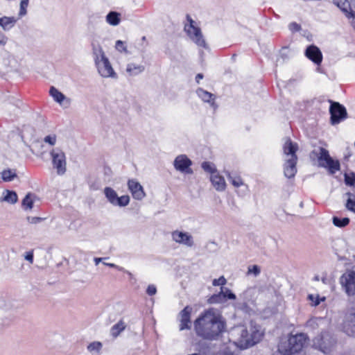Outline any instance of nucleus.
<instances>
[{"label":"nucleus","instance_id":"obj_34","mask_svg":"<svg viewBox=\"0 0 355 355\" xmlns=\"http://www.w3.org/2000/svg\"><path fill=\"white\" fill-rule=\"evenodd\" d=\"M228 180L235 187H239L243 184V180L240 176H233L230 172H226Z\"/></svg>","mask_w":355,"mask_h":355},{"label":"nucleus","instance_id":"obj_59","mask_svg":"<svg viewBox=\"0 0 355 355\" xmlns=\"http://www.w3.org/2000/svg\"><path fill=\"white\" fill-rule=\"evenodd\" d=\"M314 280H315V281H318V280H319V277H318V276H315V277H314Z\"/></svg>","mask_w":355,"mask_h":355},{"label":"nucleus","instance_id":"obj_49","mask_svg":"<svg viewBox=\"0 0 355 355\" xmlns=\"http://www.w3.org/2000/svg\"><path fill=\"white\" fill-rule=\"evenodd\" d=\"M27 220H28V223H30L31 224H36V223H41L42 221H43V218L28 216V217H27Z\"/></svg>","mask_w":355,"mask_h":355},{"label":"nucleus","instance_id":"obj_30","mask_svg":"<svg viewBox=\"0 0 355 355\" xmlns=\"http://www.w3.org/2000/svg\"><path fill=\"white\" fill-rule=\"evenodd\" d=\"M346 195L348 196L345 207L349 210L355 213V193L347 192Z\"/></svg>","mask_w":355,"mask_h":355},{"label":"nucleus","instance_id":"obj_48","mask_svg":"<svg viewBox=\"0 0 355 355\" xmlns=\"http://www.w3.org/2000/svg\"><path fill=\"white\" fill-rule=\"evenodd\" d=\"M289 29L292 32H298L301 30V26L296 22H292L289 24Z\"/></svg>","mask_w":355,"mask_h":355},{"label":"nucleus","instance_id":"obj_35","mask_svg":"<svg viewBox=\"0 0 355 355\" xmlns=\"http://www.w3.org/2000/svg\"><path fill=\"white\" fill-rule=\"evenodd\" d=\"M332 220L334 225L338 227H344L349 223L348 218H340L337 216H334Z\"/></svg>","mask_w":355,"mask_h":355},{"label":"nucleus","instance_id":"obj_51","mask_svg":"<svg viewBox=\"0 0 355 355\" xmlns=\"http://www.w3.org/2000/svg\"><path fill=\"white\" fill-rule=\"evenodd\" d=\"M241 338L246 342L248 345V340H250L248 331L246 329H243L241 334Z\"/></svg>","mask_w":355,"mask_h":355},{"label":"nucleus","instance_id":"obj_2","mask_svg":"<svg viewBox=\"0 0 355 355\" xmlns=\"http://www.w3.org/2000/svg\"><path fill=\"white\" fill-rule=\"evenodd\" d=\"M308 337L304 333L289 334L286 339H282L278 345V352L282 355H293L304 347Z\"/></svg>","mask_w":355,"mask_h":355},{"label":"nucleus","instance_id":"obj_54","mask_svg":"<svg viewBox=\"0 0 355 355\" xmlns=\"http://www.w3.org/2000/svg\"><path fill=\"white\" fill-rule=\"evenodd\" d=\"M349 2L351 7L353 6V8L355 9V0H349Z\"/></svg>","mask_w":355,"mask_h":355},{"label":"nucleus","instance_id":"obj_12","mask_svg":"<svg viewBox=\"0 0 355 355\" xmlns=\"http://www.w3.org/2000/svg\"><path fill=\"white\" fill-rule=\"evenodd\" d=\"M227 299L235 300L236 295L228 288L221 287L220 292L211 295L208 302L210 304L222 303Z\"/></svg>","mask_w":355,"mask_h":355},{"label":"nucleus","instance_id":"obj_50","mask_svg":"<svg viewBox=\"0 0 355 355\" xmlns=\"http://www.w3.org/2000/svg\"><path fill=\"white\" fill-rule=\"evenodd\" d=\"M24 259L28 261L30 263H33V251L31 250L26 252L24 254Z\"/></svg>","mask_w":355,"mask_h":355},{"label":"nucleus","instance_id":"obj_47","mask_svg":"<svg viewBox=\"0 0 355 355\" xmlns=\"http://www.w3.org/2000/svg\"><path fill=\"white\" fill-rule=\"evenodd\" d=\"M346 17L350 19V23L355 30V12L353 10L347 14Z\"/></svg>","mask_w":355,"mask_h":355},{"label":"nucleus","instance_id":"obj_61","mask_svg":"<svg viewBox=\"0 0 355 355\" xmlns=\"http://www.w3.org/2000/svg\"><path fill=\"white\" fill-rule=\"evenodd\" d=\"M309 299H311V300H313V295H310L309 296Z\"/></svg>","mask_w":355,"mask_h":355},{"label":"nucleus","instance_id":"obj_8","mask_svg":"<svg viewBox=\"0 0 355 355\" xmlns=\"http://www.w3.org/2000/svg\"><path fill=\"white\" fill-rule=\"evenodd\" d=\"M53 168L58 175H64L67 171L65 154L59 148L53 149L50 152Z\"/></svg>","mask_w":355,"mask_h":355},{"label":"nucleus","instance_id":"obj_11","mask_svg":"<svg viewBox=\"0 0 355 355\" xmlns=\"http://www.w3.org/2000/svg\"><path fill=\"white\" fill-rule=\"evenodd\" d=\"M173 165L177 171L186 174L193 173V170L191 168L192 162L185 155H180L177 156L174 160Z\"/></svg>","mask_w":355,"mask_h":355},{"label":"nucleus","instance_id":"obj_5","mask_svg":"<svg viewBox=\"0 0 355 355\" xmlns=\"http://www.w3.org/2000/svg\"><path fill=\"white\" fill-rule=\"evenodd\" d=\"M318 150L319 152L313 150L311 154L317 157L319 166L327 168L331 175L340 171V164L338 160L334 159L327 149L320 147Z\"/></svg>","mask_w":355,"mask_h":355},{"label":"nucleus","instance_id":"obj_55","mask_svg":"<svg viewBox=\"0 0 355 355\" xmlns=\"http://www.w3.org/2000/svg\"><path fill=\"white\" fill-rule=\"evenodd\" d=\"M102 260V258H95L94 259V261H95V263L97 265L100 261H101Z\"/></svg>","mask_w":355,"mask_h":355},{"label":"nucleus","instance_id":"obj_44","mask_svg":"<svg viewBox=\"0 0 355 355\" xmlns=\"http://www.w3.org/2000/svg\"><path fill=\"white\" fill-rule=\"evenodd\" d=\"M116 49L121 52H127V48L121 40H117L115 45Z\"/></svg>","mask_w":355,"mask_h":355},{"label":"nucleus","instance_id":"obj_41","mask_svg":"<svg viewBox=\"0 0 355 355\" xmlns=\"http://www.w3.org/2000/svg\"><path fill=\"white\" fill-rule=\"evenodd\" d=\"M28 6V0H21L20 3V8L19 12V17H21L26 15V9Z\"/></svg>","mask_w":355,"mask_h":355},{"label":"nucleus","instance_id":"obj_24","mask_svg":"<svg viewBox=\"0 0 355 355\" xmlns=\"http://www.w3.org/2000/svg\"><path fill=\"white\" fill-rule=\"evenodd\" d=\"M333 3L338 7L345 15L353 11L349 0H333Z\"/></svg>","mask_w":355,"mask_h":355},{"label":"nucleus","instance_id":"obj_46","mask_svg":"<svg viewBox=\"0 0 355 355\" xmlns=\"http://www.w3.org/2000/svg\"><path fill=\"white\" fill-rule=\"evenodd\" d=\"M56 139H57V137H56L55 135L46 136V143H48L51 146H53L55 144Z\"/></svg>","mask_w":355,"mask_h":355},{"label":"nucleus","instance_id":"obj_18","mask_svg":"<svg viewBox=\"0 0 355 355\" xmlns=\"http://www.w3.org/2000/svg\"><path fill=\"white\" fill-rule=\"evenodd\" d=\"M172 238L177 243L184 244L188 247H192L194 244L193 237L187 232L174 231L172 232Z\"/></svg>","mask_w":355,"mask_h":355},{"label":"nucleus","instance_id":"obj_20","mask_svg":"<svg viewBox=\"0 0 355 355\" xmlns=\"http://www.w3.org/2000/svg\"><path fill=\"white\" fill-rule=\"evenodd\" d=\"M197 94L200 98L205 102L209 103L211 105L216 108L217 106L215 104V96L202 88H199L197 89Z\"/></svg>","mask_w":355,"mask_h":355},{"label":"nucleus","instance_id":"obj_23","mask_svg":"<svg viewBox=\"0 0 355 355\" xmlns=\"http://www.w3.org/2000/svg\"><path fill=\"white\" fill-rule=\"evenodd\" d=\"M17 195L15 191L5 190L3 192L2 197L0 198V202H6L9 204H15L17 202Z\"/></svg>","mask_w":355,"mask_h":355},{"label":"nucleus","instance_id":"obj_1","mask_svg":"<svg viewBox=\"0 0 355 355\" xmlns=\"http://www.w3.org/2000/svg\"><path fill=\"white\" fill-rule=\"evenodd\" d=\"M197 336L202 340L213 341L218 340L227 330V322L216 309L205 310L193 322Z\"/></svg>","mask_w":355,"mask_h":355},{"label":"nucleus","instance_id":"obj_52","mask_svg":"<svg viewBox=\"0 0 355 355\" xmlns=\"http://www.w3.org/2000/svg\"><path fill=\"white\" fill-rule=\"evenodd\" d=\"M8 42L7 37L0 31V45L4 46Z\"/></svg>","mask_w":355,"mask_h":355},{"label":"nucleus","instance_id":"obj_58","mask_svg":"<svg viewBox=\"0 0 355 355\" xmlns=\"http://www.w3.org/2000/svg\"><path fill=\"white\" fill-rule=\"evenodd\" d=\"M327 280V278H326V277H322V282H323V283H324V284H326Z\"/></svg>","mask_w":355,"mask_h":355},{"label":"nucleus","instance_id":"obj_38","mask_svg":"<svg viewBox=\"0 0 355 355\" xmlns=\"http://www.w3.org/2000/svg\"><path fill=\"white\" fill-rule=\"evenodd\" d=\"M130 197L127 195L117 198V200L114 206L125 207L129 204Z\"/></svg>","mask_w":355,"mask_h":355},{"label":"nucleus","instance_id":"obj_16","mask_svg":"<svg viewBox=\"0 0 355 355\" xmlns=\"http://www.w3.org/2000/svg\"><path fill=\"white\" fill-rule=\"evenodd\" d=\"M304 54L307 58L317 65H320L322 61L321 51L318 46L313 44L309 46L306 49Z\"/></svg>","mask_w":355,"mask_h":355},{"label":"nucleus","instance_id":"obj_53","mask_svg":"<svg viewBox=\"0 0 355 355\" xmlns=\"http://www.w3.org/2000/svg\"><path fill=\"white\" fill-rule=\"evenodd\" d=\"M203 78L202 73H198L196 76V80L198 83L200 82V80Z\"/></svg>","mask_w":355,"mask_h":355},{"label":"nucleus","instance_id":"obj_42","mask_svg":"<svg viewBox=\"0 0 355 355\" xmlns=\"http://www.w3.org/2000/svg\"><path fill=\"white\" fill-rule=\"evenodd\" d=\"M261 272L260 267L257 265L250 266L248 268V275L253 274L255 277L258 276Z\"/></svg>","mask_w":355,"mask_h":355},{"label":"nucleus","instance_id":"obj_37","mask_svg":"<svg viewBox=\"0 0 355 355\" xmlns=\"http://www.w3.org/2000/svg\"><path fill=\"white\" fill-rule=\"evenodd\" d=\"M201 166L205 171L210 173L211 175L216 173L214 164L211 162H204L202 163Z\"/></svg>","mask_w":355,"mask_h":355},{"label":"nucleus","instance_id":"obj_56","mask_svg":"<svg viewBox=\"0 0 355 355\" xmlns=\"http://www.w3.org/2000/svg\"><path fill=\"white\" fill-rule=\"evenodd\" d=\"M107 266H110V268H116L117 266L114 263H105Z\"/></svg>","mask_w":355,"mask_h":355},{"label":"nucleus","instance_id":"obj_32","mask_svg":"<svg viewBox=\"0 0 355 355\" xmlns=\"http://www.w3.org/2000/svg\"><path fill=\"white\" fill-rule=\"evenodd\" d=\"M92 50H93V53L95 56L94 60H95L96 63H98V61L100 60L99 58H101H101H103V57L105 56V53L100 45H95L94 44H92Z\"/></svg>","mask_w":355,"mask_h":355},{"label":"nucleus","instance_id":"obj_27","mask_svg":"<svg viewBox=\"0 0 355 355\" xmlns=\"http://www.w3.org/2000/svg\"><path fill=\"white\" fill-rule=\"evenodd\" d=\"M42 141H35L31 144V150L37 156H42L44 153Z\"/></svg>","mask_w":355,"mask_h":355},{"label":"nucleus","instance_id":"obj_10","mask_svg":"<svg viewBox=\"0 0 355 355\" xmlns=\"http://www.w3.org/2000/svg\"><path fill=\"white\" fill-rule=\"evenodd\" d=\"M340 282L348 295L355 294V271L352 270L344 273L340 277Z\"/></svg>","mask_w":355,"mask_h":355},{"label":"nucleus","instance_id":"obj_3","mask_svg":"<svg viewBox=\"0 0 355 355\" xmlns=\"http://www.w3.org/2000/svg\"><path fill=\"white\" fill-rule=\"evenodd\" d=\"M297 144L293 142L290 139L285 142L283 147L284 154L288 157L284 164V174L288 179L293 178L297 171Z\"/></svg>","mask_w":355,"mask_h":355},{"label":"nucleus","instance_id":"obj_39","mask_svg":"<svg viewBox=\"0 0 355 355\" xmlns=\"http://www.w3.org/2000/svg\"><path fill=\"white\" fill-rule=\"evenodd\" d=\"M345 182L347 185L354 186L355 185V173L352 172L349 174H345Z\"/></svg>","mask_w":355,"mask_h":355},{"label":"nucleus","instance_id":"obj_13","mask_svg":"<svg viewBox=\"0 0 355 355\" xmlns=\"http://www.w3.org/2000/svg\"><path fill=\"white\" fill-rule=\"evenodd\" d=\"M98 73L103 77H116V73L114 71L109 60L105 56L96 63Z\"/></svg>","mask_w":355,"mask_h":355},{"label":"nucleus","instance_id":"obj_28","mask_svg":"<svg viewBox=\"0 0 355 355\" xmlns=\"http://www.w3.org/2000/svg\"><path fill=\"white\" fill-rule=\"evenodd\" d=\"M261 337L262 334L259 331L252 330L250 336V340H248V345L252 346L255 345L261 340Z\"/></svg>","mask_w":355,"mask_h":355},{"label":"nucleus","instance_id":"obj_7","mask_svg":"<svg viewBox=\"0 0 355 355\" xmlns=\"http://www.w3.org/2000/svg\"><path fill=\"white\" fill-rule=\"evenodd\" d=\"M187 19L189 24L184 26V31L189 37L199 46L207 48V44L199 27L195 26V21L189 15H187Z\"/></svg>","mask_w":355,"mask_h":355},{"label":"nucleus","instance_id":"obj_26","mask_svg":"<svg viewBox=\"0 0 355 355\" xmlns=\"http://www.w3.org/2000/svg\"><path fill=\"white\" fill-rule=\"evenodd\" d=\"M104 193L107 200L112 205H115L118 198L116 192L111 187H105L104 189Z\"/></svg>","mask_w":355,"mask_h":355},{"label":"nucleus","instance_id":"obj_29","mask_svg":"<svg viewBox=\"0 0 355 355\" xmlns=\"http://www.w3.org/2000/svg\"><path fill=\"white\" fill-rule=\"evenodd\" d=\"M125 328V324L120 320L111 328V334L113 337H117Z\"/></svg>","mask_w":355,"mask_h":355},{"label":"nucleus","instance_id":"obj_31","mask_svg":"<svg viewBox=\"0 0 355 355\" xmlns=\"http://www.w3.org/2000/svg\"><path fill=\"white\" fill-rule=\"evenodd\" d=\"M21 206L24 210H31L33 207V196L27 194L22 200Z\"/></svg>","mask_w":355,"mask_h":355},{"label":"nucleus","instance_id":"obj_43","mask_svg":"<svg viewBox=\"0 0 355 355\" xmlns=\"http://www.w3.org/2000/svg\"><path fill=\"white\" fill-rule=\"evenodd\" d=\"M226 279L223 276H221L218 279H214L213 280L212 284L214 286H223L226 284Z\"/></svg>","mask_w":355,"mask_h":355},{"label":"nucleus","instance_id":"obj_19","mask_svg":"<svg viewBox=\"0 0 355 355\" xmlns=\"http://www.w3.org/2000/svg\"><path fill=\"white\" fill-rule=\"evenodd\" d=\"M128 189L132 197L136 200H141L145 197L142 186L135 180H129L128 182Z\"/></svg>","mask_w":355,"mask_h":355},{"label":"nucleus","instance_id":"obj_14","mask_svg":"<svg viewBox=\"0 0 355 355\" xmlns=\"http://www.w3.org/2000/svg\"><path fill=\"white\" fill-rule=\"evenodd\" d=\"M49 94L53 100L63 108L67 109L70 107L71 99L67 97L53 86L51 87Z\"/></svg>","mask_w":355,"mask_h":355},{"label":"nucleus","instance_id":"obj_15","mask_svg":"<svg viewBox=\"0 0 355 355\" xmlns=\"http://www.w3.org/2000/svg\"><path fill=\"white\" fill-rule=\"evenodd\" d=\"M192 308L189 306H185L179 313L180 317V330L183 331L185 329H191V315Z\"/></svg>","mask_w":355,"mask_h":355},{"label":"nucleus","instance_id":"obj_21","mask_svg":"<svg viewBox=\"0 0 355 355\" xmlns=\"http://www.w3.org/2000/svg\"><path fill=\"white\" fill-rule=\"evenodd\" d=\"M17 18L15 17H2L0 18V26L6 31L10 30L15 26Z\"/></svg>","mask_w":355,"mask_h":355},{"label":"nucleus","instance_id":"obj_57","mask_svg":"<svg viewBox=\"0 0 355 355\" xmlns=\"http://www.w3.org/2000/svg\"><path fill=\"white\" fill-rule=\"evenodd\" d=\"M319 304H320V300L318 298H317L316 300H315V302H314V305L317 306Z\"/></svg>","mask_w":355,"mask_h":355},{"label":"nucleus","instance_id":"obj_33","mask_svg":"<svg viewBox=\"0 0 355 355\" xmlns=\"http://www.w3.org/2000/svg\"><path fill=\"white\" fill-rule=\"evenodd\" d=\"M16 176H17V174H16L15 171H12L10 169L4 170L1 173V178H2L3 180L5 182H10Z\"/></svg>","mask_w":355,"mask_h":355},{"label":"nucleus","instance_id":"obj_17","mask_svg":"<svg viewBox=\"0 0 355 355\" xmlns=\"http://www.w3.org/2000/svg\"><path fill=\"white\" fill-rule=\"evenodd\" d=\"M343 329L349 336H355V312L346 313L343 322Z\"/></svg>","mask_w":355,"mask_h":355},{"label":"nucleus","instance_id":"obj_25","mask_svg":"<svg viewBox=\"0 0 355 355\" xmlns=\"http://www.w3.org/2000/svg\"><path fill=\"white\" fill-rule=\"evenodd\" d=\"M106 21L112 26L118 25L121 21V14L116 11H110L106 16Z\"/></svg>","mask_w":355,"mask_h":355},{"label":"nucleus","instance_id":"obj_9","mask_svg":"<svg viewBox=\"0 0 355 355\" xmlns=\"http://www.w3.org/2000/svg\"><path fill=\"white\" fill-rule=\"evenodd\" d=\"M329 102L331 103L329 107L331 123L332 125H336L347 118V110L343 105L338 102H334L331 100Z\"/></svg>","mask_w":355,"mask_h":355},{"label":"nucleus","instance_id":"obj_40","mask_svg":"<svg viewBox=\"0 0 355 355\" xmlns=\"http://www.w3.org/2000/svg\"><path fill=\"white\" fill-rule=\"evenodd\" d=\"M102 348V343L101 342L95 341L93 343H91L87 346V349L90 352L96 351L97 352H99Z\"/></svg>","mask_w":355,"mask_h":355},{"label":"nucleus","instance_id":"obj_22","mask_svg":"<svg viewBox=\"0 0 355 355\" xmlns=\"http://www.w3.org/2000/svg\"><path fill=\"white\" fill-rule=\"evenodd\" d=\"M211 182L213 186L218 191H223L225 189V182L224 178L218 173L212 174L211 175Z\"/></svg>","mask_w":355,"mask_h":355},{"label":"nucleus","instance_id":"obj_4","mask_svg":"<svg viewBox=\"0 0 355 355\" xmlns=\"http://www.w3.org/2000/svg\"><path fill=\"white\" fill-rule=\"evenodd\" d=\"M318 150L319 152L313 150L311 154L317 157L319 166L327 168L331 175L340 171V164L338 160L334 159L327 149L320 147Z\"/></svg>","mask_w":355,"mask_h":355},{"label":"nucleus","instance_id":"obj_45","mask_svg":"<svg viewBox=\"0 0 355 355\" xmlns=\"http://www.w3.org/2000/svg\"><path fill=\"white\" fill-rule=\"evenodd\" d=\"M156 293H157L156 286L153 284L148 285V286L147 287V289H146V293L150 296H153V295H155Z\"/></svg>","mask_w":355,"mask_h":355},{"label":"nucleus","instance_id":"obj_36","mask_svg":"<svg viewBox=\"0 0 355 355\" xmlns=\"http://www.w3.org/2000/svg\"><path fill=\"white\" fill-rule=\"evenodd\" d=\"M144 70V67L141 65H135L133 64H130L127 67V71L130 74L136 75L139 73L142 72Z\"/></svg>","mask_w":355,"mask_h":355},{"label":"nucleus","instance_id":"obj_6","mask_svg":"<svg viewBox=\"0 0 355 355\" xmlns=\"http://www.w3.org/2000/svg\"><path fill=\"white\" fill-rule=\"evenodd\" d=\"M335 339L327 331H322L313 339L312 347L325 354H329L336 345Z\"/></svg>","mask_w":355,"mask_h":355},{"label":"nucleus","instance_id":"obj_60","mask_svg":"<svg viewBox=\"0 0 355 355\" xmlns=\"http://www.w3.org/2000/svg\"><path fill=\"white\" fill-rule=\"evenodd\" d=\"M146 40V37L145 36H143V37H142V40H143V41H145Z\"/></svg>","mask_w":355,"mask_h":355}]
</instances>
